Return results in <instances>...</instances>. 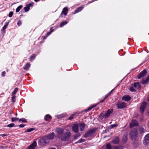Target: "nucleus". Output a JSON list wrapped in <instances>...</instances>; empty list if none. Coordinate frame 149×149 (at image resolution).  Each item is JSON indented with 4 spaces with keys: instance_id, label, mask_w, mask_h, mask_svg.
Masks as SVG:
<instances>
[{
    "instance_id": "5701e85b",
    "label": "nucleus",
    "mask_w": 149,
    "mask_h": 149,
    "mask_svg": "<svg viewBox=\"0 0 149 149\" xmlns=\"http://www.w3.org/2000/svg\"><path fill=\"white\" fill-rule=\"evenodd\" d=\"M68 9L66 7H65L62 12V13H63L64 15H66L68 13Z\"/></svg>"
},
{
    "instance_id": "c756f323",
    "label": "nucleus",
    "mask_w": 149,
    "mask_h": 149,
    "mask_svg": "<svg viewBox=\"0 0 149 149\" xmlns=\"http://www.w3.org/2000/svg\"><path fill=\"white\" fill-rule=\"evenodd\" d=\"M18 89L17 88H15L14 90V91H13V93H12V95H15L16 94V93L17 92V91Z\"/></svg>"
},
{
    "instance_id": "7c9ffc66",
    "label": "nucleus",
    "mask_w": 149,
    "mask_h": 149,
    "mask_svg": "<svg viewBox=\"0 0 149 149\" xmlns=\"http://www.w3.org/2000/svg\"><path fill=\"white\" fill-rule=\"evenodd\" d=\"M22 7V5L19 6L16 9V12L17 13L19 12Z\"/></svg>"
},
{
    "instance_id": "1a4fd4ad",
    "label": "nucleus",
    "mask_w": 149,
    "mask_h": 149,
    "mask_svg": "<svg viewBox=\"0 0 149 149\" xmlns=\"http://www.w3.org/2000/svg\"><path fill=\"white\" fill-rule=\"evenodd\" d=\"M147 71L146 69H144L140 73H139L138 75V79H140L142 77H144L146 74Z\"/></svg>"
},
{
    "instance_id": "2eb2a0df",
    "label": "nucleus",
    "mask_w": 149,
    "mask_h": 149,
    "mask_svg": "<svg viewBox=\"0 0 149 149\" xmlns=\"http://www.w3.org/2000/svg\"><path fill=\"white\" fill-rule=\"evenodd\" d=\"M131 99V97L128 95H125L122 98V100H124L127 102L129 101Z\"/></svg>"
},
{
    "instance_id": "864d4df0",
    "label": "nucleus",
    "mask_w": 149,
    "mask_h": 149,
    "mask_svg": "<svg viewBox=\"0 0 149 149\" xmlns=\"http://www.w3.org/2000/svg\"><path fill=\"white\" fill-rule=\"evenodd\" d=\"M0 136H2L3 137L4 136H7V135L6 134H2L0 135Z\"/></svg>"
},
{
    "instance_id": "49530a36",
    "label": "nucleus",
    "mask_w": 149,
    "mask_h": 149,
    "mask_svg": "<svg viewBox=\"0 0 149 149\" xmlns=\"http://www.w3.org/2000/svg\"><path fill=\"white\" fill-rule=\"evenodd\" d=\"M34 4L33 3H30L26 5V6H28L30 8V7L32 6H33Z\"/></svg>"
},
{
    "instance_id": "39448f33",
    "label": "nucleus",
    "mask_w": 149,
    "mask_h": 149,
    "mask_svg": "<svg viewBox=\"0 0 149 149\" xmlns=\"http://www.w3.org/2000/svg\"><path fill=\"white\" fill-rule=\"evenodd\" d=\"M48 139L46 136L41 137L39 141V143L40 145H44L49 143Z\"/></svg>"
},
{
    "instance_id": "4468645a",
    "label": "nucleus",
    "mask_w": 149,
    "mask_h": 149,
    "mask_svg": "<svg viewBox=\"0 0 149 149\" xmlns=\"http://www.w3.org/2000/svg\"><path fill=\"white\" fill-rule=\"evenodd\" d=\"M37 146V143L34 141L33 143L28 147L27 149H34Z\"/></svg>"
},
{
    "instance_id": "3c124183",
    "label": "nucleus",
    "mask_w": 149,
    "mask_h": 149,
    "mask_svg": "<svg viewBox=\"0 0 149 149\" xmlns=\"http://www.w3.org/2000/svg\"><path fill=\"white\" fill-rule=\"evenodd\" d=\"M25 126V125L24 124H20L19 125V126L20 127H23L24 126Z\"/></svg>"
},
{
    "instance_id": "6ab92c4d",
    "label": "nucleus",
    "mask_w": 149,
    "mask_h": 149,
    "mask_svg": "<svg viewBox=\"0 0 149 149\" xmlns=\"http://www.w3.org/2000/svg\"><path fill=\"white\" fill-rule=\"evenodd\" d=\"M113 89L108 94H107L105 96V97H104V98L103 99V100H101L100 101V102L101 103L103 102H104L106 99L107 98V97H108L110 95V94L113 91Z\"/></svg>"
},
{
    "instance_id": "052dcab7",
    "label": "nucleus",
    "mask_w": 149,
    "mask_h": 149,
    "mask_svg": "<svg viewBox=\"0 0 149 149\" xmlns=\"http://www.w3.org/2000/svg\"><path fill=\"white\" fill-rule=\"evenodd\" d=\"M62 116H61L60 117L61 118H62Z\"/></svg>"
},
{
    "instance_id": "a18cd8bd",
    "label": "nucleus",
    "mask_w": 149,
    "mask_h": 149,
    "mask_svg": "<svg viewBox=\"0 0 149 149\" xmlns=\"http://www.w3.org/2000/svg\"><path fill=\"white\" fill-rule=\"evenodd\" d=\"M13 12L11 11V12H10L8 15L9 17H12L13 15Z\"/></svg>"
},
{
    "instance_id": "13d9d810",
    "label": "nucleus",
    "mask_w": 149,
    "mask_h": 149,
    "mask_svg": "<svg viewBox=\"0 0 149 149\" xmlns=\"http://www.w3.org/2000/svg\"><path fill=\"white\" fill-rule=\"evenodd\" d=\"M46 38V37H44L43 38H44V39H45Z\"/></svg>"
},
{
    "instance_id": "412c9836",
    "label": "nucleus",
    "mask_w": 149,
    "mask_h": 149,
    "mask_svg": "<svg viewBox=\"0 0 149 149\" xmlns=\"http://www.w3.org/2000/svg\"><path fill=\"white\" fill-rule=\"evenodd\" d=\"M52 117L49 115H46L45 117V120L47 121H49V119H51Z\"/></svg>"
},
{
    "instance_id": "f257e3e1",
    "label": "nucleus",
    "mask_w": 149,
    "mask_h": 149,
    "mask_svg": "<svg viewBox=\"0 0 149 149\" xmlns=\"http://www.w3.org/2000/svg\"><path fill=\"white\" fill-rule=\"evenodd\" d=\"M71 136V133L70 132H65L61 136L58 135V137L61 139L63 141H68Z\"/></svg>"
},
{
    "instance_id": "f03ea898",
    "label": "nucleus",
    "mask_w": 149,
    "mask_h": 149,
    "mask_svg": "<svg viewBox=\"0 0 149 149\" xmlns=\"http://www.w3.org/2000/svg\"><path fill=\"white\" fill-rule=\"evenodd\" d=\"M113 111L112 109H109L105 113H101L99 117L101 120H102L103 118L106 119L112 113Z\"/></svg>"
},
{
    "instance_id": "5fc2aeb1",
    "label": "nucleus",
    "mask_w": 149,
    "mask_h": 149,
    "mask_svg": "<svg viewBox=\"0 0 149 149\" xmlns=\"http://www.w3.org/2000/svg\"><path fill=\"white\" fill-rule=\"evenodd\" d=\"M51 32H50L47 33V36H48L50 33Z\"/></svg>"
},
{
    "instance_id": "dca6fc26",
    "label": "nucleus",
    "mask_w": 149,
    "mask_h": 149,
    "mask_svg": "<svg viewBox=\"0 0 149 149\" xmlns=\"http://www.w3.org/2000/svg\"><path fill=\"white\" fill-rule=\"evenodd\" d=\"M149 81V75H148L147 78L143 79L141 83L144 85L147 83Z\"/></svg>"
},
{
    "instance_id": "4c0bfd02",
    "label": "nucleus",
    "mask_w": 149,
    "mask_h": 149,
    "mask_svg": "<svg viewBox=\"0 0 149 149\" xmlns=\"http://www.w3.org/2000/svg\"><path fill=\"white\" fill-rule=\"evenodd\" d=\"M19 118H11V121L13 122L17 121L18 120Z\"/></svg>"
},
{
    "instance_id": "7ed1b4c3",
    "label": "nucleus",
    "mask_w": 149,
    "mask_h": 149,
    "mask_svg": "<svg viewBox=\"0 0 149 149\" xmlns=\"http://www.w3.org/2000/svg\"><path fill=\"white\" fill-rule=\"evenodd\" d=\"M138 132L136 128H134L130 131L129 134L132 140H135L138 136Z\"/></svg>"
},
{
    "instance_id": "393cba45",
    "label": "nucleus",
    "mask_w": 149,
    "mask_h": 149,
    "mask_svg": "<svg viewBox=\"0 0 149 149\" xmlns=\"http://www.w3.org/2000/svg\"><path fill=\"white\" fill-rule=\"evenodd\" d=\"M123 147L121 145H118V146H115L113 147V149H123Z\"/></svg>"
},
{
    "instance_id": "09e8293b",
    "label": "nucleus",
    "mask_w": 149,
    "mask_h": 149,
    "mask_svg": "<svg viewBox=\"0 0 149 149\" xmlns=\"http://www.w3.org/2000/svg\"><path fill=\"white\" fill-rule=\"evenodd\" d=\"M84 141V140H79L77 142H76V143H82Z\"/></svg>"
},
{
    "instance_id": "b1692460",
    "label": "nucleus",
    "mask_w": 149,
    "mask_h": 149,
    "mask_svg": "<svg viewBox=\"0 0 149 149\" xmlns=\"http://www.w3.org/2000/svg\"><path fill=\"white\" fill-rule=\"evenodd\" d=\"M30 66V64L29 63H27L25 65L23 68L25 70H28Z\"/></svg>"
},
{
    "instance_id": "4d7b16f0",
    "label": "nucleus",
    "mask_w": 149,
    "mask_h": 149,
    "mask_svg": "<svg viewBox=\"0 0 149 149\" xmlns=\"http://www.w3.org/2000/svg\"><path fill=\"white\" fill-rule=\"evenodd\" d=\"M50 149H56V148H50Z\"/></svg>"
},
{
    "instance_id": "a211bd4d",
    "label": "nucleus",
    "mask_w": 149,
    "mask_h": 149,
    "mask_svg": "<svg viewBox=\"0 0 149 149\" xmlns=\"http://www.w3.org/2000/svg\"><path fill=\"white\" fill-rule=\"evenodd\" d=\"M83 8L84 7L82 6L78 7L77 9L76 10L74 11V13H73V14H75L80 12L83 9Z\"/></svg>"
},
{
    "instance_id": "bb28decb",
    "label": "nucleus",
    "mask_w": 149,
    "mask_h": 149,
    "mask_svg": "<svg viewBox=\"0 0 149 149\" xmlns=\"http://www.w3.org/2000/svg\"><path fill=\"white\" fill-rule=\"evenodd\" d=\"M68 22L67 21H63L61 23L60 27H62L63 26L66 24L68 23Z\"/></svg>"
},
{
    "instance_id": "c85d7f7f",
    "label": "nucleus",
    "mask_w": 149,
    "mask_h": 149,
    "mask_svg": "<svg viewBox=\"0 0 149 149\" xmlns=\"http://www.w3.org/2000/svg\"><path fill=\"white\" fill-rule=\"evenodd\" d=\"M106 147L107 149H111L112 148V146L109 143L106 144Z\"/></svg>"
},
{
    "instance_id": "58836bf2",
    "label": "nucleus",
    "mask_w": 149,
    "mask_h": 149,
    "mask_svg": "<svg viewBox=\"0 0 149 149\" xmlns=\"http://www.w3.org/2000/svg\"><path fill=\"white\" fill-rule=\"evenodd\" d=\"M117 126V125L116 124H113V125H110L109 127V128L111 129L113 128L114 127H116Z\"/></svg>"
},
{
    "instance_id": "cd10ccee",
    "label": "nucleus",
    "mask_w": 149,
    "mask_h": 149,
    "mask_svg": "<svg viewBox=\"0 0 149 149\" xmlns=\"http://www.w3.org/2000/svg\"><path fill=\"white\" fill-rule=\"evenodd\" d=\"M127 140V138L126 136H124L123 137V141L124 143H126Z\"/></svg>"
},
{
    "instance_id": "6e6d98bb",
    "label": "nucleus",
    "mask_w": 149,
    "mask_h": 149,
    "mask_svg": "<svg viewBox=\"0 0 149 149\" xmlns=\"http://www.w3.org/2000/svg\"><path fill=\"white\" fill-rule=\"evenodd\" d=\"M40 0H34V1L36 2H37L39 1H40Z\"/></svg>"
},
{
    "instance_id": "423d86ee",
    "label": "nucleus",
    "mask_w": 149,
    "mask_h": 149,
    "mask_svg": "<svg viewBox=\"0 0 149 149\" xmlns=\"http://www.w3.org/2000/svg\"><path fill=\"white\" fill-rule=\"evenodd\" d=\"M147 103L146 102H143L141 104L140 107V111L141 113H143L146 107Z\"/></svg>"
},
{
    "instance_id": "e433bc0d",
    "label": "nucleus",
    "mask_w": 149,
    "mask_h": 149,
    "mask_svg": "<svg viewBox=\"0 0 149 149\" xmlns=\"http://www.w3.org/2000/svg\"><path fill=\"white\" fill-rule=\"evenodd\" d=\"M145 130L143 128H141L140 129L139 131L140 134H142L143 133L145 132Z\"/></svg>"
},
{
    "instance_id": "0eeeda50",
    "label": "nucleus",
    "mask_w": 149,
    "mask_h": 149,
    "mask_svg": "<svg viewBox=\"0 0 149 149\" xmlns=\"http://www.w3.org/2000/svg\"><path fill=\"white\" fill-rule=\"evenodd\" d=\"M143 144L145 145H148L149 143V134H147L144 137L143 141Z\"/></svg>"
},
{
    "instance_id": "8fccbe9b",
    "label": "nucleus",
    "mask_w": 149,
    "mask_h": 149,
    "mask_svg": "<svg viewBox=\"0 0 149 149\" xmlns=\"http://www.w3.org/2000/svg\"><path fill=\"white\" fill-rule=\"evenodd\" d=\"M6 148V147L5 146H0V149H4Z\"/></svg>"
},
{
    "instance_id": "f8f14e48",
    "label": "nucleus",
    "mask_w": 149,
    "mask_h": 149,
    "mask_svg": "<svg viewBox=\"0 0 149 149\" xmlns=\"http://www.w3.org/2000/svg\"><path fill=\"white\" fill-rule=\"evenodd\" d=\"M64 131V129L62 128H56V132L58 133V135H60L61 136L63 134Z\"/></svg>"
},
{
    "instance_id": "c9c22d12",
    "label": "nucleus",
    "mask_w": 149,
    "mask_h": 149,
    "mask_svg": "<svg viewBox=\"0 0 149 149\" xmlns=\"http://www.w3.org/2000/svg\"><path fill=\"white\" fill-rule=\"evenodd\" d=\"M24 10L25 11V12H27L29 10L30 8L28 6H26L24 8Z\"/></svg>"
},
{
    "instance_id": "ddd939ff",
    "label": "nucleus",
    "mask_w": 149,
    "mask_h": 149,
    "mask_svg": "<svg viewBox=\"0 0 149 149\" xmlns=\"http://www.w3.org/2000/svg\"><path fill=\"white\" fill-rule=\"evenodd\" d=\"M55 136V135L54 132H52L51 134H48L46 136L47 137L48 139V141H49L50 139H54Z\"/></svg>"
},
{
    "instance_id": "473e14b6",
    "label": "nucleus",
    "mask_w": 149,
    "mask_h": 149,
    "mask_svg": "<svg viewBox=\"0 0 149 149\" xmlns=\"http://www.w3.org/2000/svg\"><path fill=\"white\" fill-rule=\"evenodd\" d=\"M19 122L22 121L23 123H26L27 122L26 119L24 118H20L19 119Z\"/></svg>"
},
{
    "instance_id": "6e6552de",
    "label": "nucleus",
    "mask_w": 149,
    "mask_h": 149,
    "mask_svg": "<svg viewBox=\"0 0 149 149\" xmlns=\"http://www.w3.org/2000/svg\"><path fill=\"white\" fill-rule=\"evenodd\" d=\"M117 108L118 109H123L126 107V105L125 103L121 102L117 104Z\"/></svg>"
},
{
    "instance_id": "c03bdc74",
    "label": "nucleus",
    "mask_w": 149,
    "mask_h": 149,
    "mask_svg": "<svg viewBox=\"0 0 149 149\" xmlns=\"http://www.w3.org/2000/svg\"><path fill=\"white\" fill-rule=\"evenodd\" d=\"M129 90L132 92H135L136 91L135 89H134L133 87H131L130 88Z\"/></svg>"
},
{
    "instance_id": "bf43d9fd",
    "label": "nucleus",
    "mask_w": 149,
    "mask_h": 149,
    "mask_svg": "<svg viewBox=\"0 0 149 149\" xmlns=\"http://www.w3.org/2000/svg\"><path fill=\"white\" fill-rule=\"evenodd\" d=\"M15 115L16 116H17V113H16L15 114Z\"/></svg>"
},
{
    "instance_id": "37998d69",
    "label": "nucleus",
    "mask_w": 149,
    "mask_h": 149,
    "mask_svg": "<svg viewBox=\"0 0 149 149\" xmlns=\"http://www.w3.org/2000/svg\"><path fill=\"white\" fill-rule=\"evenodd\" d=\"M75 115V114H72L70 117H69L68 118V119L69 120H70L72 119L73 118Z\"/></svg>"
},
{
    "instance_id": "a19ab883",
    "label": "nucleus",
    "mask_w": 149,
    "mask_h": 149,
    "mask_svg": "<svg viewBox=\"0 0 149 149\" xmlns=\"http://www.w3.org/2000/svg\"><path fill=\"white\" fill-rule=\"evenodd\" d=\"M12 101L13 102H15V95H12Z\"/></svg>"
},
{
    "instance_id": "2f4dec72",
    "label": "nucleus",
    "mask_w": 149,
    "mask_h": 149,
    "mask_svg": "<svg viewBox=\"0 0 149 149\" xmlns=\"http://www.w3.org/2000/svg\"><path fill=\"white\" fill-rule=\"evenodd\" d=\"M35 130L34 128H31L29 129H27L25 131V132H30Z\"/></svg>"
},
{
    "instance_id": "4be33fe9",
    "label": "nucleus",
    "mask_w": 149,
    "mask_h": 149,
    "mask_svg": "<svg viewBox=\"0 0 149 149\" xmlns=\"http://www.w3.org/2000/svg\"><path fill=\"white\" fill-rule=\"evenodd\" d=\"M80 130L81 131L84 130L85 128V123H81L79 126Z\"/></svg>"
},
{
    "instance_id": "de8ad7c7",
    "label": "nucleus",
    "mask_w": 149,
    "mask_h": 149,
    "mask_svg": "<svg viewBox=\"0 0 149 149\" xmlns=\"http://www.w3.org/2000/svg\"><path fill=\"white\" fill-rule=\"evenodd\" d=\"M22 24V21L20 20L18 21L17 22V24L18 26H20Z\"/></svg>"
},
{
    "instance_id": "20e7f679",
    "label": "nucleus",
    "mask_w": 149,
    "mask_h": 149,
    "mask_svg": "<svg viewBox=\"0 0 149 149\" xmlns=\"http://www.w3.org/2000/svg\"><path fill=\"white\" fill-rule=\"evenodd\" d=\"M97 128H93L91 129H89L85 133V134L84 135V137L86 138L87 137L91 136L97 130Z\"/></svg>"
},
{
    "instance_id": "72a5a7b5",
    "label": "nucleus",
    "mask_w": 149,
    "mask_h": 149,
    "mask_svg": "<svg viewBox=\"0 0 149 149\" xmlns=\"http://www.w3.org/2000/svg\"><path fill=\"white\" fill-rule=\"evenodd\" d=\"M96 105H94L93 106H91L90 107H89V108H88L85 111H90L92 109H93V108H94V107H96Z\"/></svg>"
},
{
    "instance_id": "a878e982",
    "label": "nucleus",
    "mask_w": 149,
    "mask_h": 149,
    "mask_svg": "<svg viewBox=\"0 0 149 149\" xmlns=\"http://www.w3.org/2000/svg\"><path fill=\"white\" fill-rule=\"evenodd\" d=\"M9 23V22L7 23L3 26V28L1 30V31L2 32H3V31H4V30L7 28V27L8 26V24Z\"/></svg>"
},
{
    "instance_id": "9d476101",
    "label": "nucleus",
    "mask_w": 149,
    "mask_h": 149,
    "mask_svg": "<svg viewBox=\"0 0 149 149\" xmlns=\"http://www.w3.org/2000/svg\"><path fill=\"white\" fill-rule=\"evenodd\" d=\"M138 121L136 120H133L130 123V127L132 128L133 127L138 125Z\"/></svg>"
},
{
    "instance_id": "f704fd0d",
    "label": "nucleus",
    "mask_w": 149,
    "mask_h": 149,
    "mask_svg": "<svg viewBox=\"0 0 149 149\" xmlns=\"http://www.w3.org/2000/svg\"><path fill=\"white\" fill-rule=\"evenodd\" d=\"M15 126V124L14 123H11L7 125L6 127H11Z\"/></svg>"
},
{
    "instance_id": "603ef678",
    "label": "nucleus",
    "mask_w": 149,
    "mask_h": 149,
    "mask_svg": "<svg viewBox=\"0 0 149 149\" xmlns=\"http://www.w3.org/2000/svg\"><path fill=\"white\" fill-rule=\"evenodd\" d=\"M5 73L6 72L5 71L3 72L1 74L2 76H4L5 75Z\"/></svg>"
},
{
    "instance_id": "aec40b11",
    "label": "nucleus",
    "mask_w": 149,
    "mask_h": 149,
    "mask_svg": "<svg viewBox=\"0 0 149 149\" xmlns=\"http://www.w3.org/2000/svg\"><path fill=\"white\" fill-rule=\"evenodd\" d=\"M134 87L137 88L138 89H140L141 88V86L139 82H137L136 83H134Z\"/></svg>"
},
{
    "instance_id": "9b49d317",
    "label": "nucleus",
    "mask_w": 149,
    "mask_h": 149,
    "mask_svg": "<svg viewBox=\"0 0 149 149\" xmlns=\"http://www.w3.org/2000/svg\"><path fill=\"white\" fill-rule=\"evenodd\" d=\"M72 130L75 133H77L79 131V126L77 124L74 125L72 127Z\"/></svg>"
},
{
    "instance_id": "ea45409f",
    "label": "nucleus",
    "mask_w": 149,
    "mask_h": 149,
    "mask_svg": "<svg viewBox=\"0 0 149 149\" xmlns=\"http://www.w3.org/2000/svg\"><path fill=\"white\" fill-rule=\"evenodd\" d=\"M35 58V56H34V55H32L30 57V60L31 61H32Z\"/></svg>"
},
{
    "instance_id": "79ce46f5",
    "label": "nucleus",
    "mask_w": 149,
    "mask_h": 149,
    "mask_svg": "<svg viewBox=\"0 0 149 149\" xmlns=\"http://www.w3.org/2000/svg\"><path fill=\"white\" fill-rule=\"evenodd\" d=\"M80 136V134L79 133H77L74 136V139H76L78 137Z\"/></svg>"
},
{
    "instance_id": "f3484780",
    "label": "nucleus",
    "mask_w": 149,
    "mask_h": 149,
    "mask_svg": "<svg viewBox=\"0 0 149 149\" xmlns=\"http://www.w3.org/2000/svg\"><path fill=\"white\" fill-rule=\"evenodd\" d=\"M119 141V138L117 137L113 139L112 141V142L114 144H117L118 143Z\"/></svg>"
}]
</instances>
